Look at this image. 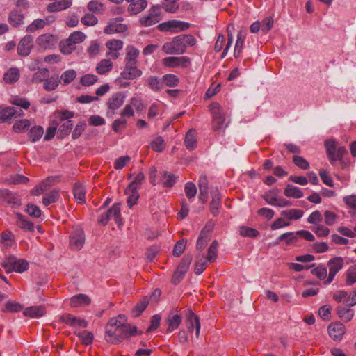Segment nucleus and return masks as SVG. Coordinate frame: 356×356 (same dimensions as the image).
<instances>
[{
    "label": "nucleus",
    "instance_id": "f257e3e1",
    "mask_svg": "<svg viewBox=\"0 0 356 356\" xmlns=\"http://www.w3.org/2000/svg\"><path fill=\"white\" fill-rule=\"evenodd\" d=\"M197 40L191 34H182L175 36L172 41L165 42L162 50L167 54H183L188 47L196 44Z\"/></svg>",
    "mask_w": 356,
    "mask_h": 356
},
{
    "label": "nucleus",
    "instance_id": "f03ea898",
    "mask_svg": "<svg viewBox=\"0 0 356 356\" xmlns=\"http://www.w3.org/2000/svg\"><path fill=\"white\" fill-rule=\"evenodd\" d=\"M326 154L330 163L333 165L337 161H339L342 169H345L350 164L349 160H346L343 156L348 154V151L343 146L337 147L334 140L330 139L325 141Z\"/></svg>",
    "mask_w": 356,
    "mask_h": 356
},
{
    "label": "nucleus",
    "instance_id": "7ed1b4c3",
    "mask_svg": "<svg viewBox=\"0 0 356 356\" xmlns=\"http://www.w3.org/2000/svg\"><path fill=\"white\" fill-rule=\"evenodd\" d=\"M118 328L109 329L105 335V339L111 343H118L122 339L134 336L137 333V327L128 323H122Z\"/></svg>",
    "mask_w": 356,
    "mask_h": 356
},
{
    "label": "nucleus",
    "instance_id": "20e7f679",
    "mask_svg": "<svg viewBox=\"0 0 356 356\" xmlns=\"http://www.w3.org/2000/svg\"><path fill=\"white\" fill-rule=\"evenodd\" d=\"M209 111L212 115L211 127L213 131H224L227 127L226 122V113L223 107L218 102H212L209 106Z\"/></svg>",
    "mask_w": 356,
    "mask_h": 356
},
{
    "label": "nucleus",
    "instance_id": "39448f33",
    "mask_svg": "<svg viewBox=\"0 0 356 356\" xmlns=\"http://www.w3.org/2000/svg\"><path fill=\"white\" fill-rule=\"evenodd\" d=\"M1 266L7 273L15 271L22 273L29 269V262L24 259H17L15 257L10 255L6 258L1 264Z\"/></svg>",
    "mask_w": 356,
    "mask_h": 356
},
{
    "label": "nucleus",
    "instance_id": "423d86ee",
    "mask_svg": "<svg viewBox=\"0 0 356 356\" xmlns=\"http://www.w3.org/2000/svg\"><path fill=\"white\" fill-rule=\"evenodd\" d=\"M190 24L176 19L169 20L159 24L157 29L163 32L177 33L188 29Z\"/></svg>",
    "mask_w": 356,
    "mask_h": 356
},
{
    "label": "nucleus",
    "instance_id": "0eeeda50",
    "mask_svg": "<svg viewBox=\"0 0 356 356\" xmlns=\"http://www.w3.org/2000/svg\"><path fill=\"white\" fill-rule=\"evenodd\" d=\"M192 261V256L187 255L182 258L181 262L177 266L176 270L175 271L171 282L173 284H178L180 281L184 278L186 273L188 272L189 269V266Z\"/></svg>",
    "mask_w": 356,
    "mask_h": 356
},
{
    "label": "nucleus",
    "instance_id": "6e6552de",
    "mask_svg": "<svg viewBox=\"0 0 356 356\" xmlns=\"http://www.w3.org/2000/svg\"><path fill=\"white\" fill-rule=\"evenodd\" d=\"M329 274L327 278L324 281V284H330L334 280L335 275L343 268L344 260L341 257H335L327 261Z\"/></svg>",
    "mask_w": 356,
    "mask_h": 356
},
{
    "label": "nucleus",
    "instance_id": "1a4fd4ad",
    "mask_svg": "<svg viewBox=\"0 0 356 356\" xmlns=\"http://www.w3.org/2000/svg\"><path fill=\"white\" fill-rule=\"evenodd\" d=\"M213 226L214 224L211 221H209L201 230L196 244L197 250L202 251L206 248L211 240Z\"/></svg>",
    "mask_w": 356,
    "mask_h": 356
},
{
    "label": "nucleus",
    "instance_id": "9d476101",
    "mask_svg": "<svg viewBox=\"0 0 356 356\" xmlns=\"http://www.w3.org/2000/svg\"><path fill=\"white\" fill-rule=\"evenodd\" d=\"M138 63H125L124 70L120 73V78L126 80H133L142 75V71L138 68Z\"/></svg>",
    "mask_w": 356,
    "mask_h": 356
},
{
    "label": "nucleus",
    "instance_id": "9b49d317",
    "mask_svg": "<svg viewBox=\"0 0 356 356\" xmlns=\"http://www.w3.org/2000/svg\"><path fill=\"white\" fill-rule=\"evenodd\" d=\"M33 47V38L26 35L21 39L17 46V54L23 57L28 56Z\"/></svg>",
    "mask_w": 356,
    "mask_h": 356
},
{
    "label": "nucleus",
    "instance_id": "f8f14e48",
    "mask_svg": "<svg viewBox=\"0 0 356 356\" xmlns=\"http://www.w3.org/2000/svg\"><path fill=\"white\" fill-rule=\"evenodd\" d=\"M164 65L169 67H188L191 65V59L187 56L175 57L170 56L163 60Z\"/></svg>",
    "mask_w": 356,
    "mask_h": 356
},
{
    "label": "nucleus",
    "instance_id": "ddd939ff",
    "mask_svg": "<svg viewBox=\"0 0 356 356\" xmlns=\"http://www.w3.org/2000/svg\"><path fill=\"white\" fill-rule=\"evenodd\" d=\"M327 332L334 341H341L346 332V329L345 325L340 322L332 323L327 327Z\"/></svg>",
    "mask_w": 356,
    "mask_h": 356
},
{
    "label": "nucleus",
    "instance_id": "4468645a",
    "mask_svg": "<svg viewBox=\"0 0 356 356\" xmlns=\"http://www.w3.org/2000/svg\"><path fill=\"white\" fill-rule=\"evenodd\" d=\"M36 42L40 47L44 49H50L56 45L58 40L55 35L45 33L38 37Z\"/></svg>",
    "mask_w": 356,
    "mask_h": 356
},
{
    "label": "nucleus",
    "instance_id": "2eb2a0df",
    "mask_svg": "<svg viewBox=\"0 0 356 356\" xmlns=\"http://www.w3.org/2000/svg\"><path fill=\"white\" fill-rule=\"evenodd\" d=\"M125 97L126 95L122 92H117L113 94L106 102L108 108L111 111L118 109L124 103Z\"/></svg>",
    "mask_w": 356,
    "mask_h": 356
},
{
    "label": "nucleus",
    "instance_id": "dca6fc26",
    "mask_svg": "<svg viewBox=\"0 0 356 356\" xmlns=\"http://www.w3.org/2000/svg\"><path fill=\"white\" fill-rule=\"evenodd\" d=\"M60 321L75 327H86L88 323L83 318H77L70 314H64L60 318Z\"/></svg>",
    "mask_w": 356,
    "mask_h": 356
},
{
    "label": "nucleus",
    "instance_id": "f3484780",
    "mask_svg": "<svg viewBox=\"0 0 356 356\" xmlns=\"http://www.w3.org/2000/svg\"><path fill=\"white\" fill-rule=\"evenodd\" d=\"M186 326L190 332H193L195 329V335L197 338L199 337L201 327L200 319L191 310H189L187 316Z\"/></svg>",
    "mask_w": 356,
    "mask_h": 356
},
{
    "label": "nucleus",
    "instance_id": "a211bd4d",
    "mask_svg": "<svg viewBox=\"0 0 356 356\" xmlns=\"http://www.w3.org/2000/svg\"><path fill=\"white\" fill-rule=\"evenodd\" d=\"M85 235L82 230L73 232L70 237V245L74 250H79L83 246Z\"/></svg>",
    "mask_w": 356,
    "mask_h": 356
},
{
    "label": "nucleus",
    "instance_id": "6ab92c4d",
    "mask_svg": "<svg viewBox=\"0 0 356 356\" xmlns=\"http://www.w3.org/2000/svg\"><path fill=\"white\" fill-rule=\"evenodd\" d=\"M120 18H116L111 21L105 27L104 33L112 34L114 33H123L127 30V26L121 23Z\"/></svg>",
    "mask_w": 356,
    "mask_h": 356
},
{
    "label": "nucleus",
    "instance_id": "aec40b11",
    "mask_svg": "<svg viewBox=\"0 0 356 356\" xmlns=\"http://www.w3.org/2000/svg\"><path fill=\"white\" fill-rule=\"evenodd\" d=\"M212 200L210 202L209 208L211 213L216 216L219 213V209L221 207V196L218 188L212 189L211 191Z\"/></svg>",
    "mask_w": 356,
    "mask_h": 356
},
{
    "label": "nucleus",
    "instance_id": "412c9836",
    "mask_svg": "<svg viewBox=\"0 0 356 356\" xmlns=\"http://www.w3.org/2000/svg\"><path fill=\"white\" fill-rule=\"evenodd\" d=\"M72 0H59L47 5V10L49 13L59 12L71 7Z\"/></svg>",
    "mask_w": 356,
    "mask_h": 356
},
{
    "label": "nucleus",
    "instance_id": "4be33fe9",
    "mask_svg": "<svg viewBox=\"0 0 356 356\" xmlns=\"http://www.w3.org/2000/svg\"><path fill=\"white\" fill-rule=\"evenodd\" d=\"M46 313L45 307L42 305L39 306H31L26 307L23 311V314L25 316L32 318H38L44 315Z\"/></svg>",
    "mask_w": 356,
    "mask_h": 356
},
{
    "label": "nucleus",
    "instance_id": "5701e85b",
    "mask_svg": "<svg viewBox=\"0 0 356 356\" xmlns=\"http://www.w3.org/2000/svg\"><path fill=\"white\" fill-rule=\"evenodd\" d=\"M147 6V0H137L131 1V3L129 5L127 8L128 13L133 15H137L139 13L144 10Z\"/></svg>",
    "mask_w": 356,
    "mask_h": 356
},
{
    "label": "nucleus",
    "instance_id": "b1692460",
    "mask_svg": "<svg viewBox=\"0 0 356 356\" xmlns=\"http://www.w3.org/2000/svg\"><path fill=\"white\" fill-rule=\"evenodd\" d=\"M90 302L88 296L81 293L71 298L70 305L72 307H84L90 305Z\"/></svg>",
    "mask_w": 356,
    "mask_h": 356
},
{
    "label": "nucleus",
    "instance_id": "393cba45",
    "mask_svg": "<svg viewBox=\"0 0 356 356\" xmlns=\"http://www.w3.org/2000/svg\"><path fill=\"white\" fill-rule=\"evenodd\" d=\"M73 193L74 197L78 203H85L86 188L81 183L76 182L74 184L73 188Z\"/></svg>",
    "mask_w": 356,
    "mask_h": 356
},
{
    "label": "nucleus",
    "instance_id": "a878e982",
    "mask_svg": "<svg viewBox=\"0 0 356 356\" xmlns=\"http://www.w3.org/2000/svg\"><path fill=\"white\" fill-rule=\"evenodd\" d=\"M149 302V298L144 296L139 302L135 305L131 310V314L134 317L139 316L143 311L147 308Z\"/></svg>",
    "mask_w": 356,
    "mask_h": 356
},
{
    "label": "nucleus",
    "instance_id": "bb28decb",
    "mask_svg": "<svg viewBox=\"0 0 356 356\" xmlns=\"http://www.w3.org/2000/svg\"><path fill=\"white\" fill-rule=\"evenodd\" d=\"M24 19V15L16 10H12L8 16V22L14 27H19L23 24Z\"/></svg>",
    "mask_w": 356,
    "mask_h": 356
},
{
    "label": "nucleus",
    "instance_id": "cd10ccee",
    "mask_svg": "<svg viewBox=\"0 0 356 356\" xmlns=\"http://www.w3.org/2000/svg\"><path fill=\"white\" fill-rule=\"evenodd\" d=\"M184 144L187 149L193 150L197 146L196 132L195 129H190L186 134Z\"/></svg>",
    "mask_w": 356,
    "mask_h": 356
},
{
    "label": "nucleus",
    "instance_id": "c85d7f7f",
    "mask_svg": "<svg viewBox=\"0 0 356 356\" xmlns=\"http://www.w3.org/2000/svg\"><path fill=\"white\" fill-rule=\"evenodd\" d=\"M19 76V69L17 67H11L4 74L3 79L6 83L12 84L17 82Z\"/></svg>",
    "mask_w": 356,
    "mask_h": 356
},
{
    "label": "nucleus",
    "instance_id": "c756f323",
    "mask_svg": "<svg viewBox=\"0 0 356 356\" xmlns=\"http://www.w3.org/2000/svg\"><path fill=\"white\" fill-rule=\"evenodd\" d=\"M140 51L134 46H128L126 48V56L124 58L125 63H138L137 58Z\"/></svg>",
    "mask_w": 356,
    "mask_h": 356
},
{
    "label": "nucleus",
    "instance_id": "7c9ffc66",
    "mask_svg": "<svg viewBox=\"0 0 356 356\" xmlns=\"http://www.w3.org/2000/svg\"><path fill=\"white\" fill-rule=\"evenodd\" d=\"M74 113L72 111L65 110L60 112H57L54 114V119L53 120V124L59 125L63 121L71 120Z\"/></svg>",
    "mask_w": 356,
    "mask_h": 356
},
{
    "label": "nucleus",
    "instance_id": "2f4dec72",
    "mask_svg": "<svg viewBox=\"0 0 356 356\" xmlns=\"http://www.w3.org/2000/svg\"><path fill=\"white\" fill-rule=\"evenodd\" d=\"M280 190L278 188H273L263 195L264 200L269 204L277 206L280 197H278Z\"/></svg>",
    "mask_w": 356,
    "mask_h": 356
},
{
    "label": "nucleus",
    "instance_id": "473e14b6",
    "mask_svg": "<svg viewBox=\"0 0 356 356\" xmlns=\"http://www.w3.org/2000/svg\"><path fill=\"white\" fill-rule=\"evenodd\" d=\"M245 39V33L242 31L238 32L237 34V40L234 51V56L235 58H238L241 56L244 46Z\"/></svg>",
    "mask_w": 356,
    "mask_h": 356
},
{
    "label": "nucleus",
    "instance_id": "72a5a7b5",
    "mask_svg": "<svg viewBox=\"0 0 356 356\" xmlns=\"http://www.w3.org/2000/svg\"><path fill=\"white\" fill-rule=\"evenodd\" d=\"M112 67L113 63L110 59H103L97 65L96 72L99 74H105L109 72L112 70Z\"/></svg>",
    "mask_w": 356,
    "mask_h": 356
},
{
    "label": "nucleus",
    "instance_id": "f704fd0d",
    "mask_svg": "<svg viewBox=\"0 0 356 356\" xmlns=\"http://www.w3.org/2000/svg\"><path fill=\"white\" fill-rule=\"evenodd\" d=\"M337 313L338 316L346 322L350 321L354 316V311L353 309L341 306L337 308Z\"/></svg>",
    "mask_w": 356,
    "mask_h": 356
},
{
    "label": "nucleus",
    "instance_id": "c9c22d12",
    "mask_svg": "<svg viewBox=\"0 0 356 356\" xmlns=\"http://www.w3.org/2000/svg\"><path fill=\"white\" fill-rule=\"evenodd\" d=\"M284 195L288 197L300 198L303 197L302 191L298 187L288 184L284 191Z\"/></svg>",
    "mask_w": 356,
    "mask_h": 356
},
{
    "label": "nucleus",
    "instance_id": "e433bc0d",
    "mask_svg": "<svg viewBox=\"0 0 356 356\" xmlns=\"http://www.w3.org/2000/svg\"><path fill=\"white\" fill-rule=\"evenodd\" d=\"M43 134L44 129L42 126L33 127L28 134L29 139L32 143H35L36 141H38L41 138Z\"/></svg>",
    "mask_w": 356,
    "mask_h": 356
},
{
    "label": "nucleus",
    "instance_id": "4c0bfd02",
    "mask_svg": "<svg viewBox=\"0 0 356 356\" xmlns=\"http://www.w3.org/2000/svg\"><path fill=\"white\" fill-rule=\"evenodd\" d=\"M304 211L301 209H291L289 210H284L281 212V215L286 217L288 220H298L302 217Z\"/></svg>",
    "mask_w": 356,
    "mask_h": 356
},
{
    "label": "nucleus",
    "instance_id": "58836bf2",
    "mask_svg": "<svg viewBox=\"0 0 356 356\" xmlns=\"http://www.w3.org/2000/svg\"><path fill=\"white\" fill-rule=\"evenodd\" d=\"M60 83L58 75H53L49 79L44 80V88L47 91L55 90Z\"/></svg>",
    "mask_w": 356,
    "mask_h": 356
},
{
    "label": "nucleus",
    "instance_id": "ea45409f",
    "mask_svg": "<svg viewBox=\"0 0 356 356\" xmlns=\"http://www.w3.org/2000/svg\"><path fill=\"white\" fill-rule=\"evenodd\" d=\"M107 211L109 213L111 218H113L116 224L118 225H121L122 218L120 214V207L119 204H114L112 207Z\"/></svg>",
    "mask_w": 356,
    "mask_h": 356
},
{
    "label": "nucleus",
    "instance_id": "a19ab883",
    "mask_svg": "<svg viewBox=\"0 0 356 356\" xmlns=\"http://www.w3.org/2000/svg\"><path fill=\"white\" fill-rule=\"evenodd\" d=\"M218 243L217 241H213L207 250V260L208 262H213L216 260L218 257Z\"/></svg>",
    "mask_w": 356,
    "mask_h": 356
},
{
    "label": "nucleus",
    "instance_id": "79ce46f5",
    "mask_svg": "<svg viewBox=\"0 0 356 356\" xmlns=\"http://www.w3.org/2000/svg\"><path fill=\"white\" fill-rule=\"evenodd\" d=\"M181 316L179 314H175L172 316H169L167 321L168 324V327L167 331L170 332L179 327L181 323Z\"/></svg>",
    "mask_w": 356,
    "mask_h": 356
},
{
    "label": "nucleus",
    "instance_id": "37998d69",
    "mask_svg": "<svg viewBox=\"0 0 356 356\" xmlns=\"http://www.w3.org/2000/svg\"><path fill=\"white\" fill-rule=\"evenodd\" d=\"M125 193L128 195L127 202L129 207L137 203L138 199L139 198V194L138 193V188H127Z\"/></svg>",
    "mask_w": 356,
    "mask_h": 356
},
{
    "label": "nucleus",
    "instance_id": "c03bdc74",
    "mask_svg": "<svg viewBox=\"0 0 356 356\" xmlns=\"http://www.w3.org/2000/svg\"><path fill=\"white\" fill-rule=\"evenodd\" d=\"M87 8L95 14H102L105 10L104 4L97 0L90 1L88 3Z\"/></svg>",
    "mask_w": 356,
    "mask_h": 356
},
{
    "label": "nucleus",
    "instance_id": "a18cd8bd",
    "mask_svg": "<svg viewBox=\"0 0 356 356\" xmlns=\"http://www.w3.org/2000/svg\"><path fill=\"white\" fill-rule=\"evenodd\" d=\"M17 113V108L15 107H6L0 110V123L15 116Z\"/></svg>",
    "mask_w": 356,
    "mask_h": 356
},
{
    "label": "nucleus",
    "instance_id": "49530a36",
    "mask_svg": "<svg viewBox=\"0 0 356 356\" xmlns=\"http://www.w3.org/2000/svg\"><path fill=\"white\" fill-rule=\"evenodd\" d=\"M74 124L72 120L63 121L58 126V133L60 135V138H63L69 134L70 131L72 129Z\"/></svg>",
    "mask_w": 356,
    "mask_h": 356
},
{
    "label": "nucleus",
    "instance_id": "de8ad7c7",
    "mask_svg": "<svg viewBox=\"0 0 356 356\" xmlns=\"http://www.w3.org/2000/svg\"><path fill=\"white\" fill-rule=\"evenodd\" d=\"M298 240V235L296 234V233L289 232L284 234H281L277 240V242L275 244H279L280 242L282 241H286V243L287 245H291L295 242H296Z\"/></svg>",
    "mask_w": 356,
    "mask_h": 356
},
{
    "label": "nucleus",
    "instance_id": "09e8293b",
    "mask_svg": "<svg viewBox=\"0 0 356 356\" xmlns=\"http://www.w3.org/2000/svg\"><path fill=\"white\" fill-rule=\"evenodd\" d=\"M60 51L63 54H70L76 49V45L69 38L60 42Z\"/></svg>",
    "mask_w": 356,
    "mask_h": 356
},
{
    "label": "nucleus",
    "instance_id": "8fccbe9b",
    "mask_svg": "<svg viewBox=\"0 0 356 356\" xmlns=\"http://www.w3.org/2000/svg\"><path fill=\"white\" fill-rule=\"evenodd\" d=\"M150 147L154 151L161 152L165 148V143L161 136H157L152 141Z\"/></svg>",
    "mask_w": 356,
    "mask_h": 356
},
{
    "label": "nucleus",
    "instance_id": "3c124183",
    "mask_svg": "<svg viewBox=\"0 0 356 356\" xmlns=\"http://www.w3.org/2000/svg\"><path fill=\"white\" fill-rule=\"evenodd\" d=\"M1 240L6 248H10L15 242L14 234L8 230H6L1 234Z\"/></svg>",
    "mask_w": 356,
    "mask_h": 356
},
{
    "label": "nucleus",
    "instance_id": "603ef678",
    "mask_svg": "<svg viewBox=\"0 0 356 356\" xmlns=\"http://www.w3.org/2000/svg\"><path fill=\"white\" fill-rule=\"evenodd\" d=\"M176 177L166 171L163 172L161 184L164 187H172L176 182Z\"/></svg>",
    "mask_w": 356,
    "mask_h": 356
},
{
    "label": "nucleus",
    "instance_id": "864d4df0",
    "mask_svg": "<svg viewBox=\"0 0 356 356\" xmlns=\"http://www.w3.org/2000/svg\"><path fill=\"white\" fill-rule=\"evenodd\" d=\"M162 83L168 87H175L179 83V78L175 74H168L163 76Z\"/></svg>",
    "mask_w": 356,
    "mask_h": 356
},
{
    "label": "nucleus",
    "instance_id": "5fc2aeb1",
    "mask_svg": "<svg viewBox=\"0 0 356 356\" xmlns=\"http://www.w3.org/2000/svg\"><path fill=\"white\" fill-rule=\"evenodd\" d=\"M31 126L29 120L24 119L15 122L13 127V129L15 133H20L25 131Z\"/></svg>",
    "mask_w": 356,
    "mask_h": 356
},
{
    "label": "nucleus",
    "instance_id": "6e6d98bb",
    "mask_svg": "<svg viewBox=\"0 0 356 356\" xmlns=\"http://www.w3.org/2000/svg\"><path fill=\"white\" fill-rule=\"evenodd\" d=\"M59 198V191L54 189L48 193L42 200V202L45 206H48L51 203L56 202Z\"/></svg>",
    "mask_w": 356,
    "mask_h": 356
},
{
    "label": "nucleus",
    "instance_id": "4d7b16f0",
    "mask_svg": "<svg viewBox=\"0 0 356 356\" xmlns=\"http://www.w3.org/2000/svg\"><path fill=\"white\" fill-rule=\"evenodd\" d=\"M23 309V306L19 303L9 300L6 302L5 307L2 309L3 312H18Z\"/></svg>",
    "mask_w": 356,
    "mask_h": 356
},
{
    "label": "nucleus",
    "instance_id": "13d9d810",
    "mask_svg": "<svg viewBox=\"0 0 356 356\" xmlns=\"http://www.w3.org/2000/svg\"><path fill=\"white\" fill-rule=\"evenodd\" d=\"M46 25V21L42 19H35L26 27V32L33 33L38 29H43Z\"/></svg>",
    "mask_w": 356,
    "mask_h": 356
},
{
    "label": "nucleus",
    "instance_id": "bf43d9fd",
    "mask_svg": "<svg viewBox=\"0 0 356 356\" xmlns=\"http://www.w3.org/2000/svg\"><path fill=\"white\" fill-rule=\"evenodd\" d=\"M76 77V72L74 70H68L65 71L61 76L60 81L62 80L64 85H67L75 79Z\"/></svg>",
    "mask_w": 356,
    "mask_h": 356
},
{
    "label": "nucleus",
    "instance_id": "052dcab7",
    "mask_svg": "<svg viewBox=\"0 0 356 356\" xmlns=\"http://www.w3.org/2000/svg\"><path fill=\"white\" fill-rule=\"evenodd\" d=\"M158 22V19L152 17V15L149 13H147V15H144L142 17H140L139 20L140 26L144 27L151 26L152 25L156 24Z\"/></svg>",
    "mask_w": 356,
    "mask_h": 356
},
{
    "label": "nucleus",
    "instance_id": "680f3d73",
    "mask_svg": "<svg viewBox=\"0 0 356 356\" xmlns=\"http://www.w3.org/2000/svg\"><path fill=\"white\" fill-rule=\"evenodd\" d=\"M81 22L85 26H92L98 23V19L92 13H86L82 17Z\"/></svg>",
    "mask_w": 356,
    "mask_h": 356
},
{
    "label": "nucleus",
    "instance_id": "e2e57ef3",
    "mask_svg": "<svg viewBox=\"0 0 356 356\" xmlns=\"http://www.w3.org/2000/svg\"><path fill=\"white\" fill-rule=\"evenodd\" d=\"M240 234L244 237L256 238L259 232L252 227L243 226L240 227Z\"/></svg>",
    "mask_w": 356,
    "mask_h": 356
},
{
    "label": "nucleus",
    "instance_id": "0e129e2a",
    "mask_svg": "<svg viewBox=\"0 0 356 356\" xmlns=\"http://www.w3.org/2000/svg\"><path fill=\"white\" fill-rule=\"evenodd\" d=\"M82 343L85 345H89L92 343L93 334L87 330H83L76 334Z\"/></svg>",
    "mask_w": 356,
    "mask_h": 356
},
{
    "label": "nucleus",
    "instance_id": "69168bd1",
    "mask_svg": "<svg viewBox=\"0 0 356 356\" xmlns=\"http://www.w3.org/2000/svg\"><path fill=\"white\" fill-rule=\"evenodd\" d=\"M49 72L47 68H42L38 70L33 76V82H42L49 76Z\"/></svg>",
    "mask_w": 356,
    "mask_h": 356
},
{
    "label": "nucleus",
    "instance_id": "338daca9",
    "mask_svg": "<svg viewBox=\"0 0 356 356\" xmlns=\"http://www.w3.org/2000/svg\"><path fill=\"white\" fill-rule=\"evenodd\" d=\"M346 282L349 286L356 282V265L352 266L348 269Z\"/></svg>",
    "mask_w": 356,
    "mask_h": 356
},
{
    "label": "nucleus",
    "instance_id": "774afa93",
    "mask_svg": "<svg viewBox=\"0 0 356 356\" xmlns=\"http://www.w3.org/2000/svg\"><path fill=\"white\" fill-rule=\"evenodd\" d=\"M149 88L154 91H159L162 88V82L156 76H151L147 79Z\"/></svg>",
    "mask_w": 356,
    "mask_h": 356
}]
</instances>
